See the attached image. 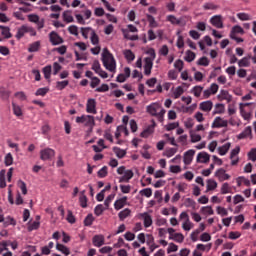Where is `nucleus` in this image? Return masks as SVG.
<instances>
[{
	"mask_svg": "<svg viewBox=\"0 0 256 256\" xmlns=\"http://www.w3.org/2000/svg\"><path fill=\"white\" fill-rule=\"evenodd\" d=\"M169 239L176 241V243H183V241H185V236L181 233H175L173 236H169Z\"/></svg>",
	"mask_w": 256,
	"mask_h": 256,
	"instance_id": "cd10ccee",
	"label": "nucleus"
},
{
	"mask_svg": "<svg viewBox=\"0 0 256 256\" xmlns=\"http://www.w3.org/2000/svg\"><path fill=\"white\" fill-rule=\"evenodd\" d=\"M183 93H185V90L183 89V87L178 86L174 92H173V97L175 99H179V97H181V95H183Z\"/></svg>",
	"mask_w": 256,
	"mask_h": 256,
	"instance_id": "72a5a7b5",
	"label": "nucleus"
},
{
	"mask_svg": "<svg viewBox=\"0 0 256 256\" xmlns=\"http://www.w3.org/2000/svg\"><path fill=\"white\" fill-rule=\"evenodd\" d=\"M229 122L227 120H223L221 117H216L212 123V129H221V127H227Z\"/></svg>",
	"mask_w": 256,
	"mask_h": 256,
	"instance_id": "423d86ee",
	"label": "nucleus"
},
{
	"mask_svg": "<svg viewBox=\"0 0 256 256\" xmlns=\"http://www.w3.org/2000/svg\"><path fill=\"white\" fill-rule=\"evenodd\" d=\"M153 69V61L149 58L144 59V75L149 77L151 75V71Z\"/></svg>",
	"mask_w": 256,
	"mask_h": 256,
	"instance_id": "9d476101",
	"label": "nucleus"
},
{
	"mask_svg": "<svg viewBox=\"0 0 256 256\" xmlns=\"http://www.w3.org/2000/svg\"><path fill=\"white\" fill-rule=\"evenodd\" d=\"M201 211L202 213H204V215H213L214 213L213 208L211 206L202 207Z\"/></svg>",
	"mask_w": 256,
	"mask_h": 256,
	"instance_id": "680f3d73",
	"label": "nucleus"
},
{
	"mask_svg": "<svg viewBox=\"0 0 256 256\" xmlns=\"http://www.w3.org/2000/svg\"><path fill=\"white\" fill-rule=\"evenodd\" d=\"M229 149H231V143L228 142L218 148V153H219V155H222V156L227 155Z\"/></svg>",
	"mask_w": 256,
	"mask_h": 256,
	"instance_id": "a878e982",
	"label": "nucleus"
},
{
	"mask_svg": "<svg viewBox=\"0 0 256 256\" xmlns=\"http://www.w3.org/2000/svg\"><path fill=\"white\" fill-rule=\"evenodd\" d=\"M140 219H143L144 227H146V229L151 227V225H153V218L147 212L141 213Z\"/></svg>",
	"mask_w": 256,
	"mask_h": 256,
	"instance_id": "f8f14e48",
	"label": "nucleus"
},
{
	"mask_svg": "<svg viewBox=\"0 0 256 256\" xmlns=\"http://www.w3.org/2000/svg\"><path fill=\"white\" fill-rule=\"evenodd\" d=\"M68 85L69 80L58 81L56 82V89H58V91H63V89H65V87H67Z\"/></svg>",
	"mask_w": 256,
	"mask_h": 256,
	"instance_id": "c756f323",
	"label": "nucleus"
},
{
	"mask_svg": "<svg viewBox=\"0 0 256 256\" xmlns=\"http://www.w3.org/2000/svg\"><path fill=\"white\" fill-rule=\"evenodd\" d=\"M9 225H17V222L11 216H7L4 220V227H9Z\"/></svg>",
	"mask_w": 256,
	"mask_h": 256,
	"instance_id": "a18cd8bd",
	"label": "nucleus"
},
{
	"mask_svg": "<svg viewBox=\"0 0 256 256\" xmlns=\"http://www.w3.org/2000/svg\"><path fill=\"white\" fill-rule=\"evenodd\" d=\"M200 109L201 111H204L205 113H209L211 109H213V102L211 100L204 101L200 103Z\"/></svg>",
	"mask_w": 256,
	"mask_h": 256,
	"instance_id": "a211bd4d",
	"label": "nucleus"
},
{
	"mask_svg": "<svg viewBox=\"0 0 256 256\" xmlns=\"http://www.w3.org/2000/svg\"><path fill=\"white\" fill-rule=\"evenodd\" d=\"M129 215H131V210L129 208H125L124 210L119 212L118 217L120 221H125V219L129 217Z\"/></svg>",
	"mask_w": 256,
	"mask_h": 256,
	"instance_id": "bb28decb",
	"label": "nucleus"
},
{
	"mask_svg": "<svg viewBox=\"0 0 256 256\" xmlns=\"http://www.w3.org/2000/svg\"><path fill=\"white\" fill-rule=\"evenodd\" d=\"M156 125L157 124L155 123V120H152V124L149 125L146 129H144L141 132L140 136L143 137L144 139H147V137H149V135H153Z\"/></svg>",
	"mask_w": 256,
	"mask_h": 256,
	"instance_id": "0eeeda50",
	"label": "nucleus"
},
{
	"mask_svg": "<svg viewBox=\"0 0 256 256\" xmlns=\"http://www.w3.org/2000/svg\"><path fill=\"white\" fill-rule=\"evenodd\" d=\"M98 177H100L101 179H103L104 177H107V166L102 167L98 171Z\"/></svg>",
	"mask_w": 256,
	"mask_h": 256,
	"instance_id": "774afa93",
	"label": "nucleus"
},
{
	"mask_svg": "<svg viewBox=\"0 0 256 256\" xmlns=\"http://www.w3.org/2000/svg\"><path fill=\"white\" fill-rule=\"evenodd\" d=\"M215 176L218 177L219 181H229L231 176L225 173V169L220 168L216 171Z\"/></svg>",
	"mask_w": 256,
	"mask_h": 256,
	"instance_id": "2eb2a0df",
	"label": "nucleus"
},
{
	"mask_svg": "<svg viewBox=\"0 0 256 256\" xmlns=\"http://www.w3.org/2000/svg\"><path fill=\"white\" fill-rule=\"evenodd\" d=\"M195 53L191 50L186 51L185 61L188 63H191L192 61H195Z\"/></svg>",
	"mask_w": 256,
	"mask_h": 256,
	"instance_id": "473e14b6",
	"label": "nucleus"
},
{
	"mask_svg": "<svg viewBox=\"0 0 256 256\" xmlns=\"http://www.w3.org/2000/svg\"><path fill=\"white\" fill-rule=\"evenodd\" d=\"M252 128L251 126H247L242 133L238 135V139H247V137H251Z\"/></svg>",
	"mask_w": 256,
	"mask_h": 256,
	"instance_id": "5701e85b",
	"label": "nucleus"
},
{
	"mask_svg": "<svg viewBox=\"0 0 256 256\" xmlns=\"http://www.w3.org/2000/svg\"><path fill=\"white\" fill-rule=\"evenodd\" d=\"M92 243L94 247H103L105 245V236L101 234L93 236Z\"/></svg>",
	"mask_w": 256,
	"mask_h": 256,
	"instance_id": "9b49d317",
	"label": "nucleus"
},
{
	"mask_svg": "<svg viewBox=\"0 0 256 256\" xmlns=\"http://www.w3.org/2000/svg\"><path fill=\"white\" fill-rule=\"evenodd\" d=\"M211 158V156H209V154L207 152H200L197 155V163H209V159Z\"/></svg>",
	"mask_w": 256,
	"mask_h": 256,
	"instance_id": "6ab92c4d",
	"label": "nucleus"
},
{
	"mask_svg": "<svg viewBox=\"0 0 256 256\" xmlns=\"http://www.w3.org/2000/svg\"><path fill=\"white\" fill-rule=\"evenodd\" d=\"M217 97L220 101H227V103H231L233 101V96L229 94V91L227 90H221Z\"/></svg>",
	"mask_w": 256,
	"mask_h": 256,
	"instance_id": "6e6552de",
	"label": "nucleus"
},
{
	"mask_svg": "<svg viewBox=\"0 0 256 256\" xmlns=\"http://www.w3.org/2000/svg\"><path fill=\"white\" fill-rule=\"evenodd\" d=\"M147 113L152 115V117H158L159 121L163 119L165 115V109H161L160 103H152L146 108Z\"/></svg>",
	"mask_w": 256,
	"mask_h": 256,
	"instance_id": "f03ea898",
	"label": "nucleus"
},
{
	"mask_svg": "<svg viewBox=\"0 0 256 256\" xmlns=\"http://www.w3.org/2000/svg\"><path fill=\"white\" fill-rule=\"evenodd\" d=\"M113 152L118 157V159H123L127 155V151L115 146L113 147Z\"/></svg>",
	"mask_w": 256,
	"mask_h": 256,
	"instance_id": "b1692460",
	"label": "nucleus"
},
{
	"mask_svg": "<svg viewBox=\"0 0 256 256\" xmlns=\"http://www.w3.org/2000/svg\"><path fill=\"white\" fill-rule=\"evenodd\" d=\"M7 187V183L5 182V170H1L0 172V188L5 189Z\"/></svg>",
	"mask_w": 256,
	"mask_h": 256,
	"instance_id": "37998d69",
	"label": "nucleus"
},
{
	"mask_svg": "<svg viewBox=\"0 0 256 256\" xmlns=\"http://www.w3.org/2000/svg\"><path fill=\"white\" fill-rule=\"evenodd\" d=\"M190 137L192 143H199V141H201V135L199 134L191 133Z\"/></svg>",
	"mask_w": 256,
	"mask_h": 256,
	"instance_id": "338daca9",
	"label": "nucleus"
},
{
	"mask_svg": "<svg viewBox=\"0 0 256 256\" xmlns=\"http://www.w3.org/2000/svg\"><path fill=\"white\" fill-rule=\"evenodd\" d=\"M4 163H5L6 167L13 165V155L11 153H8L5 156Z\"/></svg>",
	"mask_w": 256,
	"mask_h": 256,
	"instance_id": "49530a36",
	"label": "nucleus"
},
{
	"mask_svg": "<svg viewBox=\"0 0 256 256\" xmlns=\"http://www.w3.org/2000/svg\"><path fill=\"white\" fill-rule=\"evenodd\" d=\"M43 74L45 79H51V65L45 66L43 68Z\"/></svg>",
	"mask_w": 256,
	"mask_h": 256,
	"instance_id": "3c124183",
	"label": "nucleus"
},
{
	"mask_svg": "<svg viewBox=\"0 0 256 256\" xmlns=\"http://www.w3.org/2000/svg\"><path fill=\"white\" fill-rule=\"evenodd\" d=\"M211 25L216 27V29H223V20H221V15H215L210 19Z\"/></svg>",
	"mask_w": 256,
	"mask_h": 256,
	"instance_id": "1a4fd4ad",
	"label": "nucleus"
},
{
	"mask_svg": "<svg viewBox=\"0 0 256 256\" xmlns=\"http://www.w3.org/2000/svg\"><path fill=\"white\" fill-rule=\"evenodd\" d=\"M40 49H41V42L36 41L29 45L28 52L29 53H37V51H39Z\"/></svg>",
	"mask_w": 256,
	"mask_h": 256,
	"instance_id": "412c9836",
	"label": "nucleus"
},
{
	"mask_svg": "<svg viewBox=\"0 0 256 256\" xmlns=\"http://www.w3.org/2000/svg\"><path fill=\"white\" fill-rule=\"evenodd\" d=\"M63 20H64L66 23H73L74 19H73V16L71 15V12L65 11V12L63 13Z\"/></svg>",
	"mask_w": 256,
	"mask_h": 256,
	"instance_id": "ea45409f",
	"label": "nucleus"
},
{
	"mask_svg": "<svg viewBox=\"0 0 256 256\" xmlns=\"http://www.w3.org/2000/svg\"><path fill=\"white\" fill-rule=\"evenodd\" d=\"M146 54L150 56V57H146V59H151L152 61H155L157 57V53H155V50L153 48H149L146 51Z\"/></svg>",
	"mask_w": 256,
	"mask_h": 256,
	"instance_id": "de8ad7c7",
	"label": "nucleus"
},
{
	"mask_svg": "<svg viewBox=\"0 0 256 256\" xmlns=\"http://www.w3.org/2000/svg\"><path fill=\"white\" fill-rule=\"evenodd\" d=\"M102 62L105 69H107L111 73L115 72V69H117V62L115 61L113 54H111V52H109L107 48L103 50Z\"/></svg>",
	"mask_w": 256,
	"mask_h": 256,
	"instance_id": "f257e3e1",
	"label": "nucleus"
},
{
	"mask_svg": "<svg viewBox=\"0 0 256 256\" xmlns=\"http://www.w3.org/2000/svg\"><path fill=\"white\" fill-rule=\"evenodd\" d=\"M68 31L71 35H75L76 37L79 35V28L75 25L69 26Z\"/></svg>",
	"mask_w": 256,
	"mask_h": 256,
	"instance_id": "e2e57ef3",
	"label": "nucleus"
},
{
	"mask_svg": "<svg viewBox=\"0 0 256 256\" xmlns=\"http://www.w3.org/2000/svg\"><path fill=\"white\" fill-rule=\"evenodd\" d=\"M133 170H126L124 172V175L119 178V183H129L131 179H133Z\"/></svg>",
	"mask_w": 256,
	"mask_h": 256,
	"instance_id": "f3484780",
	"label": "nucleus"
},
{
	"mask_svg": "<svg viewBox=\"0 0 256 256\" xmlns=\"http://www.w3.org/2000/svg\"><path fill=\"white\" fill-rule=\"evenodd\" d=\"M183 65L184 63H183V60L181 59L176 60L174 63L175 69H178L179 72L183 71Z\"/></svg>",
	"mask_w": 256,
	"mask_h": 256,
	"instance_id": "0e129e2a",
	"label": "nucleus"
},
{
	"mask_svg": "<svg viewBox=\"0 0 256 256\" xmlns=\"http://www.w3.org/2000/svg\"><path fill=\"white\" fill-rule=\"evenodd\" d=\"M223 113H225V104H215L212 115H223Z\"/></svg>",
	"mask_w": 256,
	"mask_h": 256,
	"instance_id": "aec40b11",
	"label": "nucleus"
},
{
	"mask_svg": "<svg viewBox=\"0 0 256 256\" xmlns=\"http://www.w3.org/2000/svg\"><path fill=\"white\" fill-rule=\"evenodd\" d=\"M127 199V196H123L122 198L116 200L114 202V209H116V211L123 209V207L127 205Z\"/></svg>",
	"mask_w": 256,
	"mask_h": 256,
	"instance_id": "dca6fc26",
	"label": "nucleus"
},
{
	"mask_svg": "<svg viewBox=\"0 0 256 256\" xmlns=\"http://www.w3.org/2000/svg\"><path fill=\"white\" fill-rule=\"evenodd\" d=\"M106 209L107 207H104L103 204H98L94 209L95 216L100 217V215H103V211H105Z\"/></svg>",
	"mask_w": 256,
	"mask_h": 256,
	"instance_id": "c85d7f7f",
	"label": "nucleus"
},
{
	"mask_svg": "<svg viewBox=\"0 0 256 256\" xmlns=\"http://www.w3.org/2000/svg\"><path fill=\"white\" fill-rule=\"evenodd\" d=\"M25 33H27V26L23 25L20 28H18V31L16 33V39H18V41L20 39H23V37H25Z\"/></svg>",
	"mask_w": 256,
	"mask_h": 256,
	"instance_id": "393cba45",
	"label": "nucleus"
},
{
	"mask_svg": "<svg viewBox=\"0 0 256 256\" xmlns=\"http://www.w3.org/2000/svg\"><path fill=\"white\" fill-rule=\"evenodd\" d=\"M191 93H193L194 97H201V93H203V87L194 86L191 90Z\"/></svg>",
	"mask_w": 256,
	"mask_h": 256,
	"instance_id": "2f4dec72",
	"label": "nucleus"
},
{
	"mask_svg": "<svg viewBox=\"0 0 256 256\" xmlns=\"http://www.w3.org/2000/svg\"><path fill=\"white\" fill-rule=\"evenodd\" d=\"M198 65H201L202 67H209V58L208 57H201L198 60Z\"/></svg>",
	"mask_w": 256,
	"mask_h": 256,
	"instance_id": "603ef678",
	"label": "nucleus"
},
{
	"mask_svg": "<svg viewBox=\"0 0 256 256\" xmlns=\"http://www.w3.org/2000/svg\"><path fill=\"white\" fill-rule=\"evenodd\" d=\"M248 159L250 161L255 162L256 161V148H252L249 152H248Z\"/></svg>",
	"mask_w": 256,
	"mask_h": 256,
	"instance_id": "052dcab7",
	"label": "nucleus"
},
{
	"mask_svg": "<svg viewBox=\"0 0 256 256\" xmlns=\"http://www.w3.org/2000/svg\"><path fill=\"white\" fill-rule=\"evenodd\" d=\"M86 111L92 113V115H97V101L93 98H89L86 103Z\"/></svg>",
	"mask_w": 256,
	"mask_h": 256,
	"instance_id": "39448f33",
	"label": "nucleus"
},
{
	"mask_svg": "<svg viewBox=\"0 0 256 256\" xmlns=\"http://www.w3.org/2000/svg\"><path fill=\"white\" fill-rule=\"evenodd\" d=\"M251 65V61H249V56L244 57L238 61V67H249Z\"/></svg>",
	"mask_w": 256,
	"mask_h": 256,
	"instance_id": "7c9ffc66",
	"label": "nucleus"
},
{
	"mask_svg": "<svg viewBox=\"0 0 256 256\" xmlns=\"http://www.w3.org/2000/svg\"><path fill=\"white\" fill-rule=\"evenodd\" d=\"M76 123H83L85 127H90V129H93L95 127V117L91 115H82L76 117Z\"/></svg>",
	"mask_w": 256,
	"mask_h": 256,
	"instance_id": "7ed1b4c3",
	"label": "nucleus"
},
{
	"mask_svg": "<svg viewBox=\"0 0 256 256\" xmlns=\"http://www.w3.org/2000/svg\"><path fill=\"white\" fill-rule=\"evenodd\" d=\"M140 195L144 197H151L153 195V190L151 188H145L140 191Z\"/></svg>",
	"mask_w": 256,
	"mask_h": 256,
	"instance_id": "4d7b16f0",
	"label": "nucleus"
},
{
	"mask_svg": "<svg viewBox=\"0 0 256 256\" xmlns=\"http://www.w3.org/2000/svg\"><path fill=\"white\" fill-rule=\"evenodd\" d=\"M0 28L2 29V35L6 39H11V32H10L9 28L5 27V26H0Z\"/></svg>",
	"mask_w": 256,
	"mask_h": 256,
	"instance_id": "864d4df0",
	"label": "nucleus"
},
{
	"mask_svg": "<svg viewBox=\"0 0 256 256\" xmlns=\"http://www.w3.org/2000/svg\"><path fill=\"white\" fill-rule=\"evenodd\" d=\"M146 17L149 23V27H152V28L157 27V21L155 20V17H153V15L147 14Z\"/></svg>",
	"mask_w": 256,
	"mask_h": 256,
	"instance_id": "f704fd0d",
	"label": "nucleus"
},
{
	"mask_svg": "<svg viewBox=\"0 0 256 256\" xmlns=\"http://www.w3.org/2000/svg\"><path fill=\"white\" fill-rule=\"evenodd\" d=\"M56 249L57 251H60V253H63V255L69 256L71 255V250H69V248L63 244H56Z\"/></svg>",
	"mask_w": 256,
	"mask_h": 256,
	"instance_id": "4be33fe9",
	"label": "nucleus"
},
{
	"mask_svg": "<svg viewBox=\"0 0 256 256\" xmlns=\"http://www.w3.org/2000/svg\"><path fill=\"white\" fill-rule=\"evenodd\" d=\"M221 193H222V195H227V193H231V187L229 186V183H224L222 185Z\"/></svg>",
	"mask_w": 256,
	"mask_h": 256,
	"instance_id": "5fc2aeb1",
	"label": "nucleus"
},
{
	"mask_svg": "<svg viewBox=\"0 0 256 256\" xmlns=\"http://www.w3.org/2000/svg\"><path fill=\"white\" fill-rule=\"evenodd\" d=\"M124 37L125 39H129V41H137V39H139L138 35H131V33L127 31H124Z\"/></svg>",
	"mask_w": 256,
	"mask_h": 256,
	"instance_id": "6e6d98bb",
	"label": "nucleus"
},
{
	"mask_svg": "<svg viewBox=\"0 0 256 256\" xmlns=\"http://www.w3.org/2000/svg\"><path fill=\"white\" fill-rule=\"evenodd\" d=\"M193 157H195V150L190 149L184 153V164L191 165L193 161Z\"/></svg>",
	"mask_w": 256,
	"mask_h": 256,
	"instance_id": "4468645a",
	"label": "nucleus"
},
{
	"mask_svg": "<svg viewBox=\"0 0 256 256\" xmlns=\"http://www.w3.org/2000/svg\"><path fill=\"white\" fill-rule=\"evenodd\" d=\"M55 157V150L51 148H45L40 151V159L42 161H51Z\"/></svg>",
	"mask_w": 256,
	"mask_h": 256,
	"instance_id": "20e7f679",
	"label": "nucleus"
},
{
	"mask_svg": "<svg viewBox=\"0 0 256 256\" xmlns=\"http://www.w3.org/2000/svg\"><path fill=\"white\" fill-rule=\"evenodd\" d=\"M11 96V92L9 90L2 89L0 90V97L3 101H7Z\"/></svg>",
	"mask_w": 256,
	"mask_h": 256,
	"instance_id": "79ce46f5",
	"label": "nucleus"
},
{
	"mask_svg": "<svg viewBox=\"0 0 256 256\" xmlns=\"http://www.w3.org/2000/svg\"><path fill=\"white\" fill-rule=\"evenodd\" d=\"M18 185H19V187H20V189L22 191V194L23 195H27V184H25V182L23 180H20L18 182Z\"/></svg>",
	"mask_w": 256,
	"mask_h": 256,
	"instance_id": "69168bd1",
	"label": "nucleus"
},
{
	"mask_svg": "<svg viewBox=\"0 0 256 256\" xmlns=\"http://www.w3.org/2000/svg\"><path fill=\"white\" fill-rule=\"evenodd\" d=\"M189 35L190 37H192V39H194L195 41H197L198 39H201V34L199 32H197V30H190L189 31Z\"/></svg>",
	"mask_w": 256,
	"mask_h": 256,
	"instance_id": "bf43d9fd",
	"label": "nucleus"
},
{
	"mask_svg": "<svg viewBox=\"0 0 256 256\" xmlns=\"http://www.w3.org/2000/svg\"><path fill=\"white\" fill-rule=\"evenodd\" d=\"M217 189V182L215 180L209 179L207 181V191H213Z\"/></svg>",
	"mask_w": 256,
	"mask_h": 256,
	"instance_id": "c9c22d12",
	"label": "nucleus"
},
{
	"mask_svg": "<svg viewBox=\"0 0 256 256\" xmlns=\"http://www.w3.org/2000/svg\"><path fill=\"white\" fill-rule=\"evenodd\" d=\"M182 229H184V231H189L190 229H193V224L191 220H185L182 224Z\"/></svg>",
	"mask_w": 256,
	"mask_h": 256,
	"instance_id": "8fccbe9b",
	"label": "nucleus"
},
{
	"mask_svg": "<svg viewBox=\"0 0 256 256\" xmlns=\"http://www.w3.org/2000/svg\"><path fill=\"white\" fill-rule=\"evenodd\" d=\"M114 199H115V194H110L109 196H107V198L104 201V205L106 209H109V205H111V201H113Z\"/></svg>",
	"mask_w": 256,
	"mask_h": 256,
	"instance_id": "13d9d810",
	"label": "nucleus"
},
{
	"mask_svg": "<svg viewBox=\"0 0 256 256\" xmlns=\"http://www.w3.org/2000/svg\"><path fill=\"white\" fill-rule=\"evenodd\" d=\"M49 93V88H39L36 92L35 95L36 97H45Z\"/></svg>",
	"mask_w": 256,
	"mask_h": 256,
	"instance_id": "4c0bfd02",
	"label": "nucleus"
},
{
	"mask_svg": "<svg viewBox=\"0 0 256 256\" xmlns=\"http://www.w3.org/2000/svg\"><path fill=\"white\" fill-rule=\"evenodd\" d=\"M124 56L127 61H135V54L131 50H125Z\"/></svg>",
	"mask_w": 256,
	"mask_h": 256,
	"instance_id": "58836bf2",
	"label": "nucleus"
},
{
	"mask_svg": "<svg viewBox=\"0 0 256 256\" xmlns=\"http://www.w3.org/2000/svg\"><path fill=\"white\" fill-rule=\"evenodd\" d=\"M12 107H13L14 115H16L17 117H21V115H23V112L19 105H16L15 103H13Z\"/></svg>",
	"mask_w": 256,
	"mask_h": 256,
	"instance_id": "09e8293b",
	"label": "nucleus"
},
{
	"mask_svg": "<svg viewBox=\"0 0 256 256\" xmlns=\"http://www.w3.org/2000/svg\"><path fill=\"white\" fill-rule=\"evenodd\" d=\"M93 221H95V218H93V214H88L84 219V225L86 227H90V225H93Z\"/></svg>",
	"mask_w": 256,
	"mask_h": 256,
	"instance_id": "a19ab883",
	"label": "nucleus"
},
{
	"mask_svg": "<svg viewBox=\"0 0 256 256\" xmlns=\"http://www.w3.org/2000/svg\"><path fill=\"white\" fill-rule=\"evenodd\" d=\"M167 21L172 23V25H180L181 24V20L177 19V17H175L174 15H168Z\"/></svg>",
	"mask_w": 256,
	"mask_h": 256,
	"instance_id": "c03bdc74",
	"label": "nucleus"
},
{
	"mask_svg": "<svg viewBox=\"0 0 256 256\" xmlns=\"http://www.w3.org/2000/svg\"><path fill=\"white\" fill-rule=\"evenodd\" d=\"M91 43L92 45H99V36L95 33V30H91Z\"/></svg>",
	"mask_w": 256,
	"mask_h": 256,
	"instance_id": "e433bc0d",
	"label": "nucleus"
},
{
	"mask_svg": "<svg viewBox=\"0 0 256 256\" xmlns=\"http://www.w3.org/2000/svg\"><path fill=\"white\" fill-rule=\"evenodd\" d=\"M63 41L64 40L61 38V36H59L57 32L52 31L50 33V42L52 43V45H61Z\"/></svg>",
	"mask_w": 256,
	"mask_h": 256,
	"instance_id": "ddd939ff",
	"label": "nucleus"
}]
</instances>
